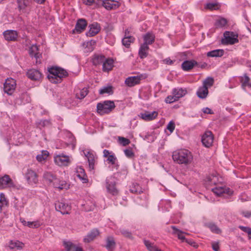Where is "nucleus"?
<instances>
[{
    "label": "nucleus",
    "mask_w": 251,
    "mask_h": 251,
    "mask_svg": "<svg viewBox=\"0 0 251 251\" xmlns=\"http://www.w3.org/2000/svg\"><path fill=\"white\" fill-rule=\"evenodd\" d=\"M172 157L174 161L180 164H188L193 160V156L187 150H179L173 153Z\"/></svg>",
    "instance_id": "1"
},
{
    "label": "nucleus",
    "mask_w": 251,
    "mask_h": 251,
    "mask_svg": "<svg viewBox=\"0 0 251 251\" xmlns=\"http://www.w3.org/2000/svg\"><path fill=\"white\" fill-rule=\"evenodd\" d=\"M49 74L48 78L53 83H60L62 79L68 75V73L64 69L58 67H52L48 70Z\"/></svg>",
    "instance_id": "2"
},
{
    "label": "nucleus",
    "mask_w": 251,
    "mask_h": 251,
    "mask_svg": "<svg viewBox=\"0 0 251 251\" xmlns=\"http://www.w3.org/2000/svg\"><path fill=\"white\" fill-rule=\"evenodd\" d=\"M115 107L114 101L111 100H105L102 103H98L97 106V112L100 115L110 113Z\"/></svg>",
    "instance_id": "3"
},
{
    "label": "nucleus",
    "mask_w": 251,
    "mask_h": 251,
    "mask_svg": "<svg viewBox=\"0 0 251 251\" xmlns=\"http://www.w3.org/2000/svg\"><path fill=\"white\" fill-rule=\"evenodd\" d=\"M16 85L14 79L11 77L7 78L4 83V92L9 95H12L15 90Z\"/></svg>",
    "instance_id": "4"
},
{
    "label": "nucleus",
    "mask_w": 251,
    "mask_h": 251,
    "mask_svg": "<svg viewBox=\"0 0 251 251\" xmlns=\"http://www.w3.org/2000/svg\"><path fill=\"white\" fill-rule=\"evenodd\" d=\"M224 39L222 40V43L226 45H233L238 42V36L234 32L226 31L224 34Z\"/></svg>",
    "instance_id": "5"
},
{
    "label": "nucleus",
    "mask_w": 251,
    "mask_h": 251,
    "mask_svg": "<svg viewBox=\"0 0 251 251\" xmlns=\"http://www.w3.org/2000/svg\"><path fill=\"white\" fill-rule=\"evenodd\" d=\"M15 186L13 180L7 175L0 177V188L5 189L8 187H14Z\"/></svg>",
    "instance_id": "6"
},
{
    "label": "nucleus",
    "mask_w": 251,
    "mask_h": 251,
    "mask_svg": "<svg viewBox=\"0 0 251 251\" xmlns=\"http://www.w3.org/2000/svg\"><path fill=\"white\" fill-rule=\"evenodd\" d=\"M55 163L59 166H67L70 163L69 156L63 154L57 155L54 157Z\"/></svg>",
    "instance_id": "7"
},
{
    "label": "nucleus",
    "mask_w": 251,
    "mask_h": 251,
    "mask_svg": "<svg viewBox=\"0 0 251 251\" xmlns=\"http://www.w3.org/2000/svg\"><path fill=\"white\" fill-rule=\"evenodd\" d=\"M56 210L60 212L62 214H68L71 209V207L64 202L57 201L55 203Z\"/></svg>",
    "instance_id": "8"
},
{
    "label": "nucleus",
    "mask_w": 251,
    "mask_h": 251,
    "mask_svg": "<svg viewBox=\"0 0 251 251\" xmlns=\"http://www.w3.org/2000/svg\"><path fill=\"white\" fill-rule=\"evenodd\" d=\"M214 137L211 131H207L203 135L201 138V142L206 147L212 146L213 142Z\"/></svg>",
    "instance_id": "9"
},
{
    "label": "nucleus",
    "mask_w": 251,
    "mask_h": 251,
    "mask_svg": "<svg viewBox=\"0 0 251 251\" xmlns=\"http://www.w3.org/2000/svg\"><path fill=\"white\" fill-rule=\"evenodd\" d=\"M25 178L29 184L33 185L38 182L37 174L31 169L27 170L25 173Z\"/></svg>",
    "instance_id": "10"
},
{
    "label": "nucleus",
    "mask_w": 251,
    "mask_h": 251,
    "mask_svg": "<svg viewBox=\"0 0 251 251\" xmlns=\"http://www.w3.org/2000/svg\"><path fill=\"white\" fill-rule=\"evenodd\" d=\"M157 115L158 112L154 111L151 112L145 111L144 113H140L139 116L143 120L146 121H150L155 119Z\"/></svg>",
    "instance_id": "11"
},
{
    "label": "nucleus",
    "mask_w": 251,
    "mask_h": 251,
    "mask_svg": "<svg viewBox=\"0 0 251 251\" xmlns=\"http://www.w3.org/2000/svg\"><path fill=\"white\" fill-rule=\"evenodd\" d=\"M27 76L32 80H39L42 76L41 72L35 69H30L26 73Z\"/></svg>",
    "instance_id": "12"
},
{
    "label": "nucleus",
    "mask_w": 251,
    "mask_h": 251,
    "mask_svg": "<svg viewBox=\"0 0 251 251\" xmlns=\"http://www.w3.org/2000/svg\"><path fill=\"white\" fill-rule=\"evenodd\" d=\"M90 29L86 33V35L89 37H92L98 34L100 29V25L97 23H94L89 25Z\"/></svg>",
    "instance_id": "13"
},
{
    "label": "nucleus",
    "mask_w": 251,
    "mask_h": 251,
    "mask_svg": "<svg viewBox=\"0 0 251 251\" xmlns=\"http://www.w3.org/2000/svg\"><path fill=\"white\" fill-rule=\"evenodd\" d=\"M102 5L107 10L115 9L120 6L117 1L113 0H104L102 2Z\"/></svg>",
    "instance_id": "14"
},
{
    "label": "nucleus",
    "mask_w": 251,
    "mask_h": 251,
    "mask_svg": "<svg viewBox=\"0 0 251 251\" xmlns=\"http://www.w3.org/2000/svg\"><path fill=\"white\" fill-rule=\"evenodd\" d=\"M87 25V21L85 19H78L75 25V29L73 30V32L75 33V30H76V32L81 33L85 29Z\"/></svg>",
    "instance_id": "15"
},
{
    "label": "nucleus",
    "mask_w": 251,
    "mask_h": 251,
    "mask_svg": "<svg viewBox=\"0 0 251 251\" xmlns=\"http://www.w3.org/2000/svg\"><path fill=\"white\" fill-rule=\"evenodd\" d=\"M3 35L7 41H15L18 38V33L16 30H7L3 32Z\"/></svg>",
    "instance_id": "16"
},
{
    "label": "nucleus",
    "mask_w": 251,
    "mask_h": 251,
    "mask_svg": "<svg viewBox=\"0 0 251 251\" xmlns=\"http://www.w3.org/2000/svg\"><path fill=\"white\" fill-rule=\"evenodd\" d=\"M141 76H133L127 77L125 80L126 84L128 87H132L140 83Z\"/></svg>",
    "instance_id": "17"
},
{
    "label": "nucleus",
    "mask_w": 251,
    "mask_h": 251,
    "mask_svg": "<svg viewBox=\"0 0 251 251\" xmlns=\"http://www.w3.org/2000/svg\"><path fill=\"white\" fill-rule=\"evenodd\" d=\"M76 175L82 182V183H87L88 181L87 175L84 170L81 167H79L76 168Z\"/></svg>",
    "instance_id": "18"
},
{
    "label": "nucleus",
    "mask_w": 251,
    "mask_h": 251,
    "mask_svg": "<svg viewBox=\"0 0 251 251\" xmlns=\"http://www.w3.org/2000/svg\"><path fill=\"white\" fill-rule=\"evenodd\" d=\"M197 64V62L194 60H186L182 63L181 67L184 71H187L191 70Z\"/></svg>",
    "instance_id": "19"
},
{
    "label": "nucleus",
    "mask_w": 251,
    "mask_h": 251,
    "mask_svg": "<svg viewBox=\"0 0 251 251\" xmlns=\"http://www.w3.org/2000/svg\"><path fill=\"white\" fill-rule=\"evenodd\" d=\"M8 247L10 249H17L18 250H21L24 248L25 244L19 240H10Z\"/></svg>",
    "instance_id": "20"
},
{
    "label": "nucleus",
    "mask_w": 251,
    "mask_h": 251,
    "mask_svg": "<svg viewBox=\"0 0 251 251\" xmlns=\"http://www.w3.org/2000/svg\"><path fill=\"white\" fill-rule=\"evenodd\" d=\"M144 43L143 44L148 46L152 44L155 40L154 35L151 32H148L143 36Z\"/></svg>",
    "instance_id": "21"
},
{
    "label": "nucleus",
    "mask_w": 251,
    "mask_h": 251,
    "mask_svg": "<svg viewBox=\"0 0 251 251\" xmlns=\"http://www.w3.org/2000/svg\"><path fill=\"white\" fill-rule=\"evenodd\" d=\"M113 67V60L111 58L106 59L102 63V71L103 72H109Z\"/></svg>",
    "instance_id": "22"
},
{
    "label": "nucleus",
    "mask_w": 251,
    "mask_h": 251,
    "mask_svg": "<svg viewBox=\"0 0 251 251\" xmlns=\"http://www.w3.org/2000/svg\"><path fill=\"white\" fill-rule=\"evenodd\" d=\"M116 183L114 181L110 182L107 180L106 182V188L109 193L113 195H117L118 194V190L115 187Z\"/></svg>",
    "instance_id": "23"
},
{
    "label": "nucleus",
    "mask_w": 251,
    "mask_h": 251,
    "mask_svg": "<svg viewBox=\"0 0 251 251\" xmlns=\"http://www.w3.org/2000/svg\"><path fill=\"white\" fill-rule=\"evenodd\" d=\"M99 234L98 229H94L89 232L87 236L84 238V242L85 243H89L93 241L97 236Z\"/></svg>",
    "instance_id": "24"
},
{
    "label": "nucleus",
    "mask_w": 251,
    "mask_h": 251,
    "mask_svg": "<svg viewBox=\"0 0 251 251\" xmlns=\"http://www.w3.org/2000/svg\"><path fill=\"white\" fill-rule=\"evenodd\" d=\"M149 47L148 46L142 44L140 46L139 50V55L141 59L145 58L148 55V50Z\"/></svg>",
    "instance_id": "25"
},
{
    "label": "nucleus",
    "mask_w": 251,
    "mask_h": 251,
    "mask_svg": "<svg viewBox=\"0 0 251 251\" xmlns=\"http://www.w3.org/2000/svg\"><path fill=\"white\" fill-rule=\"evenodd\" d=\"M212 191L218 196H220L223 193H227L229 195L232 194L229 188H226L222 187H216L213 188Z\"/></svg>",
    "instance_id": "26"
},
{
    "label": "nucleus",
    "mask_w": 251,
    "mask_h": 251,
    "mask_svg": "<svg viewBox=\"0 0 251 251\" xmlns=\"http://www.w3.org/2000/svg\"><path fill=\"white\" fill-rule=\"evenodd\" d=\"M208 90L207 88L203 86L199 87L197 92V95L198 97L201 99L206 98L208 95Z\"/></svg>",
    "instance_id": "27"
},
{
    "label": "nucleus",
    "mask_w": 251,
    "mask_h": 251,
    "mask_svg": "<svg viewBox=\"0 0 251 251\" xmlns=\"http://www.w3.org/2000/svg\"><path fill=\"white\" fill-rule=\"evenodd\" d=\"M85 155L88 159L90 170H94L95 166V156L94 154L89 151H87L85 153Z\"/></svg>",
    "instance_id": "28"
},
{
    "label": "nucleus",
    "mask_w": 251,
    "mask_h": 251,
    "mask_svg": "<svg viewBox=\"0 0 251 251\" xmlns=\"http://www.w3.org/2000/svg\"><path fill=\"white\" fill-rule=\"evenodd\" d=\"M187 92L186 89L175 88L173 91V95H175V97L178 100L179 98L185 96Z\"/></svg>",
    "instance_id": "29"
},
{
    "label": "nucleus",
    "mask_w": 251,
    "mask_h": 251,
    "mask_svg": "<svg viewBox=\"0 0 251 251\" xmlns=\"http://www.w3.org/2000/svg\"><path fill=\"white\" fill-rule=\"evenodd\" d=\"M105 57L103 55L95 54L92 58L93 64L97 66L103 63L105 60Z\"/></svg>",
    "instance_id": "30"
},
{
    "label": "nucleus",
    "mask_w": 251,
    "mask_h": 251,
    "mask_svg": "<svg viewBox=\"0 0 251 251\" xmlns=\"http://www.w3.org/2000/svg\"><path fill=\"white\" fill-rule=\"evenodd\" d=\"M224 50H215L207 53V56L208 57H221L224 55Z\"/></svg>",
    "instance_id": "31"
},
{
    "label": "nucleus",
    "mask_w": 251,
    "mask_h": 251,
    "mask_svg": "<svg viewBox=\"0 0 251 251\" xmlns=\"http://www.w3.org/2000/svg\"><path fill=\"white\" fill-rule=\"evenodd\" d=\"M134 38L131 36H126V31L125 37L122 40V43L124 46L126 48H129L131 43L134 42Z\"/></svg>",
    "instance_id": "32"
},
{
    "label": "nucleus",
    "mask_w": 251,
    "mask_h": 251,
    "mask_svg": "<svg viewBox=\"0 0 251 251\" xmlns=\"http://www.w3.org/2000/svg\"><path fill=\"white\" fill-rule=\"evenodd\" d=\"M227 24V21L224 18H220L217 19L215 23L216 28H222L225 27Z\"/></svg>",
    "instance_id": "33"
},
{
    "label": "nucleus",
    "mask_w": 251,
    "mask_h": 251,
    "mask_svg": "<svg viewBox=\"0 0 251 251\" xmlns=\"http://www.w3.org/2000/svg\"><path fill=\"white\" fill-rule=\"evenodd\" d=\"M115 242L114 238L112 236H108L106 238V245L105 247L108 250H111L113 249L115 246Z\"/></svg>",
    "instance_id": "34"
},
{
    "label": "nucleus",
    "mask_w": 251,
    "mask_h": 251,
    "mask_svg": "<svg viewBox=\"0 0 251 251\" xmlns=\"http://www.w3.org/2000/svg\"><path fill=\"white\" fill-rule=\"evenodd\" d=\"M49 155V153L47 151H42L41 154L37 155L36 159L39 162H42L46 160Z\"/></svg>",
    "instance_id": "35"
},
{
    "label": "nucleus",
    "mask_w": 251,
    "mask_h": 251,
    "mask_svg": "<svg viewBox=\"0 0 251 251\" xmlns=\"http://www.w3.org/2000/svg\"><path fill=\"white\" fill-rule=\"evenodd\" d=\"M171 227L173 229V234H176L178 239L182 241H186V239H185V237L182 235V233L184 232L176 228L175 226H172Z\"/></svg>",
    "instance_id": "36"
},
{
    "label": "nucleus",
    "mask_w": 251,
    "mask_h": 251,
    "mask_svg": "<svg viewBox=\"0 0 251 251\" xmlns=\"http://www.w3.org/2000/svg\"><path fill=\"white\" fill-rule=\"evenodd\" d=\"M88 93V90L86 88H83L79 93H77L75 97L78 99H83Z\"/></svg>",
    "instance_id": "37"
},
{
    "label": "nucleus",
    "mask_w": 251,
    "mask_h": 251,
    "mask_svg": "<svg viewBox=\"0 0 251 251\" xmlns=\"http://www.w3.org/2000/svg\"><path fill=\"white\" fill-rule=\"evenodd\" d=\"M113 93V87L111 86L104 87L102 88H101L99 91V93L100 95H103L104 94H108L110 95L112 94Z\"/></svg>",
    "instance_id": "38"
},
{
    "label": "nucleus",
    "mask_w": 251,
    "mask_h": 251,
    "mask_svg": "<svg viewBox=\"0 0 251 251\" xmlns=\"http://www.w3.org/2000/svg\"><path fill=\"white\" fill-rule=\"evenodd\" d=\"M36 125L37 127L42 128V127H44L45 126H50V121L47 120H40L37 122Z\"/></svg>",
    "instance_id": "39"
},
{
    "label": "nucleus",
    "mask_w": 251,
    "mask_h": 251,
    "mask_svg": "<svg viewBox=\"0 0 251 251\" xmlns=\"http://www.w3.org/2000/svg\"><path fill=\"white\" fill-rule=\"evenodd\" d=\"M96 42L95 40H92L86 43L83 44V46L86 45V48H88L87 51H92L94 50Z\"/></svg>",
    "instance_id": "40"
},
{
    "label": "nucleus",
    "mask_w": 251,
    "mask_h": 251,
    "mask_svg": "<svg viewBox=\"0 0 251 251\" xmlns=\"http://www.w3.org/2000/svg\"><path fill=\"white\" fill-rule=\"evenodd\" d=\"M130 191L132 193L140 194L142 192V189L138 184H133Z\"/></svg>",
    "instance_id": "41"
},
{
    "label": "nucleus",
    "mask_w": 251,
    "mask_h": 251,
    "mask_svg": "<svg viewBox=\"0 0 251 251\" xmlns=\"http://www.w3.org/2000/svg\"><path fill=\"white\" fill-rule=\"evenodd\" d=\"M213 84L214 79L212 77H208L203 81L202 86L208 89V88L211 87Z\"/></svg>",
    "instance_id": "42"
},
{
    "label": "nucleus",
    "mask_w": 251,
    "mask_h": 251,
    "mask_svg": "<svg viewBox=\"0 0 251 251\" xmlns=\"http://www.w3.org/2000/svg\"><path fill=\"white\" fill-rule=\"evenodd\" d=\"M145 245L149 251H155L158 248L149 240H144Z\"/></svg>",
    "instance_id": "43"
},
{
    "label": "nucleus",
    "mask_w": 251,
    "mask_h": 251,
    "mask_svg": "<svg viewBox=\"0 0 251 251\" xmlns=\"http://www.w3.org/2000/svg\"><path fill=\"white\" fill-rule=\"evenodd\" d=\"M18 7L19 10H24L27 5V1L25 0H17Z\"/></svg>",
    "instance_id": "44"
},
{
    "label": "nucleus",
    "mask_w": 251,
    "mask_h": 251,
    "mask_svg": "<svg viewBox=\"0 0 251 251\" xmlns=\"http://www.w3.org/2000/svg\"><path fill=\"white\" fill-rule=\"evenodd\" d=\"M44 178L50 182H52L56 179L55 176L50 172H46L44 174Z\"/></svg>",
    "instance_id": "45"
},
{
    "label": "nucleus",
    "mask_w": 251,
    "mask_h": 251,
    "mask_svg": "<svg viewBox=\"0 0 251 251\" xmlns=\"http://www.w3.org/2000/svg\"><path fill=\"white\" fill-rule=\"evenodd\" d=\"M208 227L213 232L217 234H219L221 232V229L214 224L209 223L208 224Z\"/></svg>",
    "instance_id": "46"
},
{
    "label": "nucleus",
    "mask_w": 251,
    "mask_h": 251,
    "mask_svg": "<svg viewBox=\"0 0 251 251\" xmlns=\"http://www.w3.org/2000/svg\"><path fill=\"white\" fill-rule=\"evenodd\" d=\"M7 201L6 200L4 194L1 193L0 194V211L1 210L2 207L7 204Z\"/></svg>",
    "instance_id": "47"
},
{
    "label": "nucleus",
    "mask_w": 251,
    "mask_h": 251,
    "mask_svg": "<svg viewBox=\"0 0 251 251\" xmlns=\"http://www.w3.org/2000/svg\"><path fill=\"white\" fill-rule=\"evenodd\" d=\"M204 7L205 9L210 10H216L219 8L218 5L216 3H208Z\"/></svg>",
    "instance_id": "48"
},
{
    "label": "nucleus",
    "mask_w": 251,
    "mask_h": 251,
    "mask_svg": "<svg viewBox=\"0 0 251 251\" xmlns=\"http://www.w3.org/2000/svg\"><path fill=\"white\" fill-rule=\"evenodd\" d=\"M238 227L243 231L248 234V238L249 239H251V228L248 226H239Z\"/></svg>",
    "instance_id": "49"
},
{
    "label": "nucleus",
    "mask_w": 251,
    "mask_h": 251,
    "mask_svg": "<svg viewBox=\"0 0 251 251\" xmlns=\"http://www.w3.org/2000/svg\"><path fill=\"white\" fill-rule=\"evenodd\" d=\"M118 140L119 143L123 146H126L129 144L130 143V141L129 139L123 137H119Z\"/></svg>",
    "instance_id": "50"
},
{
    "label": "nucleus",
    "mask_w": 251,
    "mask_h": 251,
    "mask_svg": "<svg viewBox=\"0 0 251 251\" xmlns=\"http://www.w3.org/2000/svg\"><path fill=\"white\" fill-rule=\"evenodd\" d=\"M241 82L243 86H248L251 87V84L250 83V78L246 75L242 77Z\"/></svg>",
    "instance_id": "51"
},
{
    "label": "nucleus",
    "mask_w": 251,
    "mask_h": 251,
    "mask_svg": "<svg viewBox=\"0 0 251 251\" xmlns=\"http://www.w3.org/2000/svg\"><path fill=\"white\" fill-rule=\"evenodd\" d=\"M38 51V47L36 45H32L29 50V53L31 56H33V54L37 53Z\"/></svg>",
    "instance_id": "52"
},
{
    "label": "nucleus",
    "mask_w": 251,
    "mask_h": 251,
    "mask_svg": "<svg viewBox=\"0 0 251 251\" xmlns=\"http://www.w3.org/2000/svg\"><path fill=\"white\" fill-rule=\"evenodd\" d=\"M26 226L29 227L37 228L40 226V225L38 222H27L26 223Z\"/></svg>",
    "instance_id": "53"
},
{
    "label": "nucleus",
    "mask_w": 251,
    "mask_h": 251,
    "mask_svg": "<svg viewBox=\"0 0 251 251\" xmlns=\"http://www.w3.org/2000/svg\"><path fill=\"white\" fill-rule=\"evenodd\" d=\"M63 245L65 249H70V250L73 249L75 245L70 241H64Z\"/></svg>",
    "instance_id": "54"
},
{
    "label": "nucleus",
    "mask_w": 251,
    "mask_h": 251,
    "mask_svg": "<svg viewBox=\"0 0 251 251\" xmlns=\"http://www.w3.org/2000/svg\"><path fill=\"white\" fill-rule=\"evenodd\" d=\"M177 100H178L175 97V95H173V96H169L165 99L166 102L169 103H172Z\"/></svg>",
    "instance_id": "55"
},
{
    "label": "nucleus",
    "mask_w": 251,
    "mask_h": 251,
    "mask_svg": "<svg viewBox=\"0 0 251 251\" xmlns=\"http://www.w3.org/2000/svg\"><path fill=\"white\" fill-rule=\"evenodd\" d=\"M121 232L125 237L131 239H133L132 234L130 232L125 229H122L121 230Z\"/></svg>",
    "instance_id": "56"
},
{
    "label": "nucleus",
    "mask_w": 251,
    "mask_h": 251,
    "mask_svg": "<svg viewBox=\"0 0 251 251\" xmlns=\"http://www.w3.org/2000/svg\"><path fill=\"white\" fill-rule=\"evenodd\" d=\"M61 183L58 185L55 184L54 183V187L61 190L63 189H67V188L68 187L67 184L65 181H61Z\"/></svg>",
    "instance_id": "57"
},
{
    "label": "nucleus",
    "mask_w": 251,
    "mask_h": 251,
    "mask_svg": "<svg viewBox=\"0 0 251 251\" xmlns=\"http://www.w3.org/2000/svg\"><path fill=\"white\" fill-rule=\"evenodd\" d=\"M116 160L117 158L113 154L109 155L107 159V160L112 165L115 164Z\"/></svg>",
    "instance_id": "58"
},
{
    "label": "nucleus",
    "mask_w": 251,
    "mask_h": 251,
    "mask_svg": "<svg viewBox=\"0 0 251 251\" xmlns=\"http://www.w3.org/2000/svg\"><path fill=\"white\" fill-rule=\"evenodd\" d=\"M125 155L128 158H131L134 156V154L131 149H126L124 151Z\"/></svg>",
    "instance_id": "59"
},
{
    "label": "nucleus",
    "mask_w": 251,
    "mask_h": 251,
    "mask_svg": "<svg viewBox=\"0 0 251 251\" xmlns=\"http://www.w3.org/2000/svg\"><path fill=\"white\" fill-rule=\"evenodd\" d=\"M175 128V124L173 121H170L167 127L168 130H169L170 132H173Z\"/></svg>",
    "instance_id": "60"
},
{
    "label": "nucleus",
    "mask_w": 251,
    "mask_h": 251,
    "mask_svg": "<svg viewBox=\"0 0 251 251\" xmlns=\"http://www.w3.org/2000/svg\"><path fill=\"white\" fill-rule=\"evenodd\" d=\"M212 248L214 251H219V242H214L212 243Z\"/></svg>",
    "instance_id": "61"
},
{
    "label": "nucleus",
    "mask_w": 251,
    "mask_h": 251,
    "mask_svg": "<svg viewBox=\"0 0 251 251\" xmlns=\"http://www.w3.org/2000/svg\"><path fill=\"white\" fill-rule=\"evenodd\" d=\"M163 62L167 65H172L174 63V61L171 60L170 58H168L163 60Z\"/></svg>",
    "instance_id": "62"
},
{
    "label": "nucleus",
    "mask_w": 251,
    "mask_h": 251,
    "mask_svg": "<svg viewBox=\"0 0 251 251\" xmlns=\"http://www.w3.org/2000/svg\"><path fill=\"white\" fill-rule=\"evenodd\" d=\"M186 242L195 248H197L198 247V245H197L196 243L192 240H188L186 239Z\"/></svg>",
    "instance_id": "63"
},
{
    "label": "nucleus",
    "mask_w": 251,
    "mask_h": 251,
    "mask_svg": "<svg viewBox=\"0 0 251 251\" xmlns=\"http://www.w3.org/2000/svg\"><path fill=\"white\" fill-rule=\"evenodd\" d=\"M203 112L204 113L206 114H213L214 113L210 109V108L208 107H206L203 109Z\"/></svg>",
    "instance_id": "64"
}]
</instances>
